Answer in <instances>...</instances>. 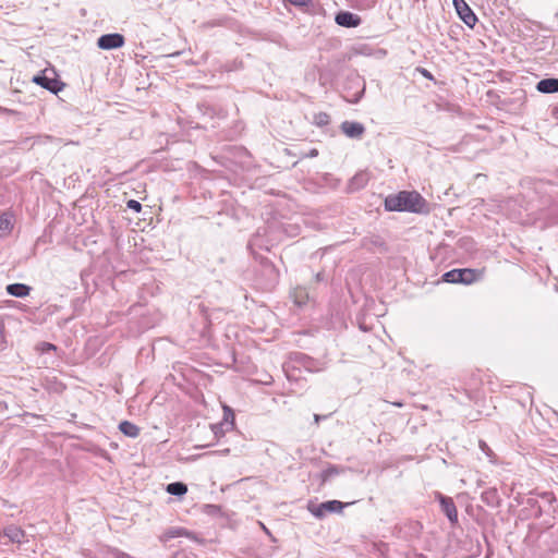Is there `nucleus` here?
<instances>
[{"instance_id": "11", "label": "nucleus", "mask_w": 558, "mask_h": 558, "mask_svg": "<svg viewBox=\"0 0 558 558\" xmlns=\"http://www.w3.org/2000/svg\"><path fill=\"white\" fill-rule=\"evenodd\" d=\"M481 500L488 507L497 508L500 506L501 499L497 488L492 487L484 490L481 495Z\"/></svg>"}, {"instance_id": "13", "label": "nucleus", "mask_w": 558, "mask_h": 558, "mask_svg": "<svg viewBox=\"0 0 558 558\" xmlns=\"http://www.w3.org/2000/svg\"><path fill=\"white\" fill-rule=\"evenodd\" d=\"M13 215L4 211L0 216V236H5L11 233L13 229Z\"/></svg>"}, {"instance_id": "24", "label": "nucleus", "mask_w": 558, "mask_h": 558, "mask_svg": "<svg viewBox=\"0 0 558 558\" xmlns=\"http://www.w3.org/2000/svg\"><path fill=\"white\" fill-rule=\"evenodd\" d=\"M205 512L210 515H216L221 512V508L217 505H205Z\"/></svg>"}, {"instance_id": "26", "label": "nucleus", "mask_w": 558, "mask_h": 558, "mask_svg": "<svg viewBox=\"0 0 558 558\" xmlns=\"http://www.w3.org/2000/svg\"><path fill=\"white\" fill-rule=\"evenodd\" d=\"M222 426H223V423L211 425V430L216 438L223 436L225 430H223Z\"/></svg>"}, {"instance_id": "23", "label": "nucleus", "mask_w": 558, "mask_h": 558, "mask_svg": "<svg viewBox=\"0 0 558 558\" xmlns=\"http://www.w3.org/2000/svg\"><path fill=\"white\" fill-rule=\"evenodd\" d=\"M37 349L40 350L43 353L49 352V351H56L57 347L50 342H40L37 345Z\"/></svg>"}, {"instance_id": "21", "label": "nucleus", "mask_w": 558, "mask_h": 558, "mask_svg": "<svg viewBox=\"0 0 558 558\" xmlns=\"http://www.w3.org/2000/svg\"><path fill=\"white\" fill-rule=\"evenodd\" d=\"M351 5L357 10H367L373 8L377 0H347Z\"/></svg>"}, {"instance_id": "7", "label": "nucleus", "mask_w": 558, "mask_h": 558, "mask_svg": "<svg viewBox=\"0 0 558 558\" xmlns=\"http://www.w3.org/2000/svg\"><path fill=\"white\" fill-rule=\"evenodd\" d=\"M33 82L53 94H58L64 86L61 81L56 77H48L45 73L35 75Z\"/></svg>"}, {"instance_id": "14", "label": "nucleus", "mask_w": 558, "mask_h": 558, "mask_svg": "<svg viewBox=\"0 0 558 558\" xmlns=\"http://www.w3.org/2000/svg\"><path fill=\"white\" fill-rule=\"evenodd\" d=\"M7 292L15 298H25L31 292V287L24 283H11L7 286Z\"/></svg>"}, {"instance_id": "33", "label": "nucleus", "mask_w": 558, "mask_h": 558, "mask_svg": "<svg viewBox=\"0 0 558 558\" xmlns=\"http://www.w3.org/2000/svg\"><path fill=\"white\" fill-rule=\"evenodd\" d=\"M363 181H364V174H357V175H355V177L353 178V180H352V182H353V183H354V182H356V183H359V184H360V183H361V184H363Z\"/></svg>"}, {"instance_id": "22", "label": "nucleus", "mask_w": 558, "mask_h": 558, "mask_svg": "<svg viewBox=\"0 0 558 558\" xmlns=\"http://www.w3.org/2000/svg\"><path fill=\"white\" fill-rule=\"evenodd\" d=\"M183 534V530L180 529H170L162 536L161 541H168L170 538H174L181 536Z\"/></svg>"}, {"instance_id": "37", "label": "nucleus", "mask_w": 558, "mask_h": 558, "mask_svg": "<svg viewBox=\"0 0 558 558\" xmlns=\"http://www.w3.org/2000/svg\"><path fill=\"white\" fill-rule=\"evenodd\" d=\"M422 74L427 78H432V74L425 69L422 70Z\"/></svg>"}, {"instance_id": "29", "label": "nucleus", "mask_w": 558, "mask_h": 558, "mask_svg": "<svg viewBox=\"0 0 558 558\" xmlns=\"http://www.w3.org/2000/svg\"><path fill=\"white\" fill-rule=\"evenodd\" d=\"M303 366L308 371H313L315 361L308 356H302Z\"/></svg>"}, {"instance_id": "38", "label": "nucleus", "mask_w": 558, "mask_h": 558, "mask_svg": "<svg viewBox=\"0 0 558 558\" xmlns=\"http://www.w3.org/2000/svg\"><path fill=\"white\" fill-rule=\"evenodd\" d=\"M0 111H4V112H8V113L13 112L12 110L3 109V108H1V107H0Z\"/></svg>"}, {"instance_id": "5", "label": "nucleus", "mask_w": 558, "mask_h": 558, "mask_svg": "<svg viewBox=\"0 0 558 558\" xmlns=\"http://www.w3.org/2000/svg\"><path fill=\"white\" fill-rule=\"evenodd\" d=\"M454 9L459 17L471 28L477 23V16L464 0H456Z\"/></svg>"}, {"instance_id": "2", "label": "nucleus", "mask_w": 558, "mask_h": 558, "mask_svg": "<svg viewBox=\"0 0 558 558\" xmlns=\"http://www.w3.org/2000/svg\"><path fill=\"white\" fill-rule=\"evenodd\" d=\"M349 505H351V502L328 500L320 504L310 502L307 509L314 517L322 519L326 515L327 512L340 513Z\"/></svg>"}, {"instance_id": "4", "label": "nucleus", "mask_w": 558, "mask_h": 558, "mask_svg": "<svg viewBox=\"0 0 558 558\" xmlns=\"http://www.w3.org/2000/svg\"><path fill=\"white\" fill-rule=\"evenodd\" d=\"M125 43L124 36L119 33L101 35L97 40L98 48L102 50H112L121 48Z\"/></svg>"}, {"instance_id": "16", "label": "nucleus", "mask_w": 558, "mask_h": 558, "mask_svg": "<svg viewBox=\"0 0 558 558\" xmlns=\"http://www.w3.org/2000/svg\"><path fill=\"white\" fill-rule=\"evenodd\" d=\"M526 507L534 511L535 518H541L544 513H547V509L541 504L539 498L529 497L525 501Z\"/></svg>"}, {"instance_id": "9", "label": "nucleus", "mask_w": 558, "mask_h": 558, "mask_svg": "<svg viewBox=\"0 0 558 558\" xmlns=\"http://www.w3.org/2000/svg\"><path fill=\"white\" fill-rule=\"evenodd\" d=\"M340 129L350 138H361L365 132L364 125L354 121L342 122Z\"/></svg>"}, {"instance_id": "8", "label": "nucleus", "mask_w": 558, "mask_h": 558, "mask_svg": "<svg viewBox=\"0 0 558 558\" xmlns=\"http://www.w3.org/2000/svg\"><path fill=\"white\" fill-rule=\"evenodd\" d=\"M335 21L339 26L347 28L357 27L362 23V19L359 15L349 11L338 12Z\"/></svg>"}, {"instance_id": "18", "label": "nucleus", "mask_w": 558, "mask_h": 558, "mask_svg": "<svg viewBox=\"0 0 558 558\" xmlns=\"http://www.w3.org/2000/svg\"><path fill=\"white\" fill-rule=\"evenodd\" d=\"M344 471H345V468H343V466L330 464L327 469H325L320 473L322 484H325L326 482H328L332 477L343 473Z\"/></svg>"}, {"instance_id": "28", "label": "nucleus", "mask_w": 558, "mask_h": 558, "mask_svg": "<svg viewBox=\"0 0 558 558\" xmlns=\"http://www.w3.org/2000/svg\"><path fill=\"white\" fill-rule=\"evenodd\" d=\"M303 366L308 371H313L315 361L308 356H302Z\"/></svg>"}, {"instance_id": "34", "label": "nucleus", "mask_w": 558, "mask_h": 558, "mask_svg": "<svg viewBox=\"0 0 558 558\" xmlns=\"http://www.w3.org/2000/svg\"><path fill=\"white\" fill-rule=\"evenodd\" d=\"M326 417V415L314 414V421L316 424H318L322 420H325Z\"/></svg>"}, {"instance_id": "20", "label": "nucleus", "mask_w": 558, "mask_h": 558, "mask_svg": "<svg viewBox=\"0 0 558 558\" xmlns=\"http://www.w3.org/2000/svg\"><path fill=\"white\" fill-rule=\"evenodd\" d=\"M292 296H293L294 303L298 306H303L308 301V293H307L305 288H296V289H294L293 293H292Z\"/></svg>"}, {"instance_id": "10", "label": "nucleus", "mask_w": 558, "mask_h": 558, "mask_svg": "<svg viewBox=\"0 0 558 558\" xmlns=\"http://www.w3.org/2000/svg\"><path fill=\"white\" fill-rule=\"evenodd\" d=\"M3 536L11 543L22 544L25 542L26 534L20 526L11 524L3 530Z\"/></svg>"}, {"instance_id": "39", "label": "nucleus", "mask_w": 558, "mask_h": 558, "mask_svg": "<svg viewBox=\"0 0 558 558\" xmlns=\"http://www.w3.org/2000/svg\"><path fill=\"white\" fill-rule=\"evenodd\" d=\"M452 2H453V7H454L456 5V0H452Z\"/></svg>"}, {"instance_id": "32", "label": "nucleus", "mask_w": 558, "mask_h": 558, "mask_svg": "<svg viewBox=\"0 0 558 558\" xmlns=\"http://www.w3.org/2000/svg\"><path fill=\"white\" fill-rule=\"evenodd\" d=\"M318 118H319L318 124L327 123V122H328V119H329L328 114H326V113H322V114H319V117H318Z\"/></svg>"}, {"instance_id": "35", "label": "nucleus", "mask_w": 558, "mask_h": 558, "mask_svg": "<svg viewBox=\"0 0 558 558\" xmlns=\"http://www.w3.org/2000/svg\"><path fill=\"white\" fill-rule=\"evenodd\" d=\"M8 410V404L4 401H0V413Z\"/></svg>"}, {"instance_id": "15", "label": "nucleus", "mask_w": 558, "mask_h": 558, "mask_svg": "<svg viewBox=\"0 0 558 558\" xmlns=\"http://www.w3.org/2000/svg\"><path fill=\"white\" fill-rule=\"evenodd\" d=\"M536 496L539 498L541 504L547 509V513H549L551 509L554 513L558 512V508L554 507L556 497L551 492L536 493Z\"/></svg>"}, {"instance_id": "12", "label": "nucleus", "mask_w": 558, "mask_h": 558, "mask_svg": "<svg viewBox=\"0 0 558 558\" xmlns=\"http://www.w3.org/2000/svg\"><path fill=\"white\" fill-rule=\"evenodd\" d=\"M537 92L542 94H554L558 93V78L548 77L543 78L536 84Z\"/></svg>"}, {"instance_id": "31", "label": "nucleus", "mask_w": 558, "mask_h": 558, "mask_svg": "<svg viewBox=\"0 0 558 558\" xmlns=\"http://www.w3.org/2000/svg\"><path fill=\"white\" fill-rule=\"evenodd\" d=\"M318 156V150L316 148H312L308 153L303 154L302 158H314Z\"/></svg>"}, {"instance_id": "17", "label": "nucleus", "mask_w": 558, "mask_h": 558, "mask_svg": "<svg viewBox=\"0 0 558 558\" xmlns=\"http://www.w3.org/2000/svg\"><path fill=\"white\" fill-rule=\"evenodd\" d=\"M119 430L128 436V437H131V438H136L138 435H140V427L137 425H135L134 423L132 422H129V421H122L120 424H119Z\"/></svg>"}, {"instance_id": "36", "label": "nucleus", "mask_w": 558, "mask_h": 558, "mask_svg": "<svg viewBox=\"0 0 558 558\" xmlns=\"http://www.w3.org/2000/svg\"><path fill=\"white\" fill-rule=\"evenodd\" d=\"M230 452V449L229 448H226V449H222V450H219L217 451V453L221 454V456H226Z\"/></svg>"}, {"instance_id": "6", "label": "nucleus", "mask_w": 558, "mask_h": 558, "mask_svg": "<svg viewBox=\"0 0 558 558\" xmlns=\"http://www.w3.org/2000/svg\"><path fill=\"white\" fill-rule=\"evenodd\" d=\"M437 499L439 500L441 511L448 518L450 523H458V511L453 499L451 497L444 496L439 493L437 494Z\"/></svg>"}, {"instance_id": "25", "label": "nucleus", "mask_w": 558, "mask_h": 558, "mask_svg": "<svg viewBox=\"0 0 558 558\" xmlns=\"http://www.w3.org/2000/svg\"><path fill=\"white\" fill-rule=\"evenodd\" d=\"M234 414L233 412L229 409V408H226V412H225V424H228L230 425L231 427L233 426L234 424Z\"/></svg>"}, {"instance_id": "19", "label": "nucleus", "mask_w": 558, "mask_h": 558, "mask_svg": "<svg viewBox=\"0 0 558 558\" xmlns=\"http://www.w3.org/2000/svg\"><path fill=\"white\" fill-rule=\"evenodd\" d=\"M166 490L173 496H183L187 492V486L182 482H173L167 485Z\"/></svg>"}, {"instance_id": "1", "label": "nucleus", "mask_w": 558, "mask_h": 558, "mask_svg": "<svg viewBox=\"0 0 558 558\" xmlns=\"http://www.w3.org/2000/svg\"><path fill=\"white\" fill-rule=\"evenodd\" d=\"M384 206L387 211L422 214L427 211L428 204L416 191H400L396 194L388 195L385 198Z\"/></svg>"}, {"instance_id": "30", "label": "nucleus", "mask_w": 558, "mask_h": 558, "mask_svg": "<svg viewBox=\"0 0 558 558\" xmlns=\"http://www.w3.org/2000/svg\"><path fill=\"white\" fill-rule=\"evenodd\" d=\"M364 92H365V85L363 84L362 89L360 92H357L356 94H354V97L352 99H348V101H350L352 104H357L361 100V98L363 97Z\"/></svg>"}, {"instance_id": "27", "label": "nucleus", "mask_w": 558, "mask_h": 558, "mask_svg": "<svg viewBox=\"0 0 558 558\" xmlns=\"http://www.w3.org/2000/svg\"><path fill=\"white\" fill-rule=\"evenodd\" d=\"M126 206L128 208L136 211V213H140L142 210V205L140 202L135 201V199H130L128 203H126Z\"/></svg>"}, {"instance_id": "3", "label": "nucleus", "mask_w": 558, "mask_h": 558, "mask_svg": "<svg viewBox=\"0 0 558 558\" xmlns=\"http://www.w3.org/2000/svg\"><path fill=\"white\" fill-rule=\"evenodd\" d=\"M477 279V271L471 268L452 269L442 275V280L449 283L471 284Z\"/></svg>"}]
</instances>
